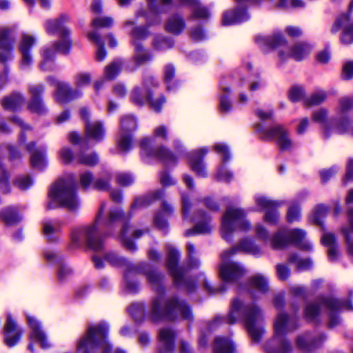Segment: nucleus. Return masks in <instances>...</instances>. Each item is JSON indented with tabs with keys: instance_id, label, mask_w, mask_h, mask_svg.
I'll return each mask as SVG.
<instances>
[{
	"instance_id": "obj_1",
	"label": "nucleus",
	"mask_w": 353,
	"mask_h": 353,
	"mask_svg": "<svg viewBox=\"0 0 353 353\" xmlns=\"http://www.w3.org/2000/svg\"><path fill=\"white\" fill-rule=\"evenodd\" d=\"M237 319H243L250 337L253 341H258L263 333L261 310L255 304L245 305L239 299H235L227 322L233 324Z\"/></svg>"
},
{
	"instance_id": "obj_2",
	"label": "nucleus",
	"mask_w": 353,
	"mask_h": 353,
	"mask_svg": "<svg viewBox=\"0 0 353 353\" xmlns=\"http://www.w3.org/2000/svg\"><path fill=\"white\" fill-rule=\"evenodd\" d=\"M237 250H241L253 255H256L261 252L257 245L248 239L241 241L239 247H234L225 251L221 255L222 263L220 265L219 274L221 278L225 282L234 281L241 278L245 272V270L241 265L228 261L229 257L234 254Z\"/></svg>"
},
{
	"instance_id": "obj_3",
	"label": "nucleus",
	"mask_w": 353,
	"mask_h": 353,
	"mask_svg": "<svg viewBox=\"0 0 353 353\" xmlns=\"http://www.w3.org/2000/svg\"><path fill=\"white\" fill-rule=\"evenodd\" d=\"M343 309L353 310V306L346 302L336 299H321L316 302L309 303L305 308V316L307 321H317L323 312L329 316V326L333 327L339 323L336 314Z\"/></svg>"
},
{
	"instance_id": "obj_4",
	"label": "nucleus",
	"mask_w": 353,
	"mask_h": 353,
	"mask_svg": "<svg viewBox=\"0 0 353 353\" xmlns=\"http://www.w3.org/2000/svg\"><path fill=\"white\" fill-rule=\"evenodd\" d=\"M103 208V206L101 207ZM101 212L94 224L77 228L72 230L71 238L74 243H79L81 240L85 237L87 240L88 246L94 250L98 251L102 249L103 244L99 238V228L102 223L100 221ZM121 214L119 211L113 210L110 213L109 220L103 223V225H107L109 223L113 222L121 216Z\"/></svg>"
},
{
	"instance_id": "obj_5",
	"label": "nucleus",
	"mask_w": 353,
	"mask_h": 353,
	"mask_svg": "<svg viewBox=\"0 0 353 353\" xmlns=\"http://www.w3.org/2000/svg\"><path fill=\"white\" fill-rule=\"evenodd\" d=\"M293 325L288 316L280 314L274 323V337L265 346L267 353H289L292 351L291 344L284 335L293 329Z\"/></svg>"
},
{
	"instance_id": "obj_6",
	"label": "nucleus",
	"mask_w": 353,
	"mask_h": 353,
	"mask_svg": "<svg viewBox=\"0 0 353 353\" xmlns=\"http://www.w3.org/2000/svg\"><path fill=\"white\" fill-rule=\"evenodd\" d=\"M107 332L104 324L90 326L86 336L78 343V350L83 353H94L95 349H99L101 353H110V346L106 341Z\"/></svg>"
},
{
	"instance_id": "obj_7",
	"label": "nucleus",
	"mask_w": 353,
	"mask_h": 353,
	"mask_svg": "<svg viewBox=\"0 0 353 353\" xmlns=\"http://www.w3.org/2000/svg\"><path fill=\"white\" fill-rule=\"evenodd\" d=\"M48 81L56 85L55 99L58 103H64L70 100L76 99L82 94L80 90L83 86L90 84L91 77L88 73H80L75 76L74 81L77 88L73 90L69 84L59 81L53 77H49Z\"/></svg>"
},
{
	"instance_id": "obj_8",
	"label": "nucleus",
	"mask_w": 353,
	"mask_h": 353,
	"mask_svg": "<svg viewBox=\"0 0 353 353\" xmlns=\"http://www.w3.org/2000/svg\"><path fill=\"white\" fill-rule=\"evenodd\" d=\"M250 228V223L245 219L243 211L232 207L228 208L221 221V232L222 237L229 241L232 233L236 230H248Z\"/></svg>"
},
{
	"instance_id": "obj_9",
	"label": "nucleus",
	"mask_w": 353,
	"mask_h": 353,
	"mask_svg": "<svg viewBox=\"0 0 353 353\" xmlns=\"http://www.w3.org/2000/svg\"><path fill=\"white\" fill-rule=\"evenodd\" d=\"M152 310L154 319H157L163 314L173 318L178 314H181L185 319L191 318V312L188 305L175 299H170L165 307L162 305L161 299H156L153 301Z\"/></svg>"
},
{
	"instance_id": "obj_10",
	"label": "nucleus",
	"mask_w": 353,
	"mask_h": 353,
	"mask_svg": "<svg viewBox=\"0 0 353 353\" xmlns=\"http://www.w3.org/2000/svg\"><path fill=\"white\" fill-rule=\"evenodd\" d=\"M50 197L61 206L73 210L78 207L73 185L59 181L50 190Z\"/></svg>"
},
{
	"instance_id": "obj_11",
	"label": "nucleus",
	"mask_w": 353,
	"mask_h": 353,
	"mask_svg": "<svg viewBox=\"0 0 353 353\" xmlns=\"http://www.w3.org/2000/svg\"><path fill=\"white\" fill-rule=\"evenodd\" d=\"M305 236V233L300 229H293L290 231L284 230H279L273 236L271 245L274 249H281L285 248L290 243L296 244L302 243L301 248L303 249L310 250V244L303 242Z\"/></svg>"
},
{
	"instance_id": "obj_12",
	"label": "nucleus",
	"mask_w": 353,
	"mask_h": 353,
	"mask_svg": "<svg viewBox=\"0 0 353 353\" xmlns=\"http://www.w3.org/2000/svg\"><path fill=\"white\" fill-rule=\"evenodd\" d=\"M62 37L63 39L61 41L54 43L52 47L43 50L42 54L43 61L41 64L42 70H48L52 69L53 59L57 52L63 54H66L69 52L71 42L67 38V36Z\"/></svg>"
},
{
	"instance_id": "obj_13",
	"label": "nucleus",
	"mask_w": 353,
	"mask_h": 353,
	"mask_svg": "<svg viewBox=\"0 0 353 353\" xmlns=\"http://www.w3.org/2000/svg\"><path fill=\"white\" fill-rule=\"evenodd\" d=\"M342 30L341 41L344 44H350L353 42V23L347 14H341L335 21L332 27V33H336Z\"/></svg>"
},
{
	"instance_id": "obj_14",
	"label": "nucleus",
	"mask_w": 353,
	"mask_h": 353,
	"mask_svg": "<svg viewBox=\"0 0 353 353\" xmlns=\"http://www.w3.org/2000/svg\"><path fill=\"white\" fill-rule=\"evenodd\" d=\"M3 334L4 342L9 347L15 345L21 337L22 330L11 314H8L6 316L3 325Z\"/></svg>"
},
{
	"instance_id": "obj_15",
	"label": "nucleus",
	"mask_w": 353,
	"mask_h": 353,
	"mask_svg": "<svg viewBox=\"0 0 353 353\" xmlns=\"http://www.w3.org/2000/svg\"><path fill=\"white\" fill-rule=\"evenodd\" d=\"M131 99L133 103L138 105H142L147 101H148L151 107L156 112H159L161 110V105L165 102V99L163 97H161L156 100H152L151 99L150 92L146 90L145 88L140 87L135 88L133 90L131 94Z\"/></svg>"
},
{
	"instance_id": "obj_16",
	"label": "nucleus",
	"mask_w": 353,
	"mask_h": 353,
	"mask_svg": "<svg viewBox=\"0 0 353 353\" xmlns=\"http://www.w3.org/2000/svg\"><path fill=\"white\" fill-rule=\"evenodd\" d=\"M257 205L263 210H265L264 220L268 223L275 224L279 220V214L277 208L281 203L276 201H272L264 196H258L256 199Z\"/></svg>"
},
{
	"instance_id": "obj_17",
	"label": "nucleus",
	"mask_w": 353,
	"mask_h": 353,
	"mask_svg": "<svg viewBox=\"0 0 353 353\" xmlns=\"http://www.w3.org/2000/svg\"><path fill=\"white\" fill-rule=\"evenodd\" d=\"M137 127L134 119L130 116L125 117L121 121V132L119 139V148L122 151H127L130 148L131 139L130 132Z\"/></svg>"
},
{
	"instance_id": "obj_18",
	"label": "nucleus",
	"mask_w": 353,
	"mask_h": 353,
	"mask_svg": "<svg viewBox=\"0 0 353 353\" xmlns=\"http://www.w3.org/2000/svg\"><path fill=\"white\" fill-rule=\"evenodd\" d=\"M27 321L31 330L30 338L39 343L42 348L50 347V343L37 319L33 316L27 315Z\"/></svg>"
},
{
	"instance_id": "obj_19",
	"label": "nucleus",
	"mask_w": 353,
	"mask_h": 353,
	"mask_svg": "<svg viewBox=\"0 0 353 353\" xmlns=\"http://www.w3.org/2000/svg\"><path fill=\"white\" fill-rule=\"evenodd\" d=\"M88 110L86 108L81 110V115L85 120V133L87 137L97 141L101 140L104 137V130L102 124L99 121H88Z\"/></svg>"
},
{
	"instance_id": "obj_20",
	"label": "nucleus",
	"mask_w": 353,
	"mask_h": 353,
	"mask_svg": "<svg viewBox=\"0 0 353 353\" xmlns=\"http://www.w3.org/2000/svg\"><path fill=\"white\" fill-rule=\"evenodd\" d=\"M168 259V267L176 284L180 285L183 281V270L176 266L178 253L171 245L167 246Z\"/></svg>"
},
{
	"instance_id": "obj_21",
	"label": "nucleus",
	"mask_w": 353,
	"mask_h": 353,
	"mask_svg": "<svg viewBox=\"0 0 353 353\" xmlns=\"http://www.w3.org/2000/svg\"><path fill=\"white\" fill-rule=\"evenodd\" d=\"M12 40L10 32L6 28L0 29V61L5 62L12 58Z\"/></svg>"
},
{
	"instance_id": "obj_22",
	"label": "nucleus",
	"mask_w": 353,
	"mask_h": 353,
	"mask_svg": "<svg viewBox=\"0 0 353 353\" xmlns=\"http://www.w3.org/2000/svg\"><path fill=\"white\" fill-rule=\"evenodd\" d=\"M267 137L276 139L278 144L282 150H288L292 145L288 131L281 126H276L270 129L267 134Z\"/></svg>"
},
{
	"instance_id": "obj_23",
	"label": "nucleus",
	"mask_w": 353,
	"mask_h": 353,
	"mask_svg": "<svg viewBox=\"0 0 353 353\" xmlns=\"http://www.w3.org/2000/svg\"><path fill=\"white\" fill-rule=\"evenodd\" d=\"M43 92V86L40 85H34L30 87V93L31 94V100L29 103V109L36 113L41 114L46 111L40 95Z\"/></svg>"
},
{
	"instance_id": "obj_24",
	"label": "nucleus",
	"mask_w": 353,
	"mask_h": 353,
	"mask_svg": "<svg viewBox=\"0 0 353 353\" xmlns=\"http://www.w3.org/2000/svg\"><path fill=\"white\" fill-rule=\"evenodd\" d=\"M174 332L168 328L159 331V353H170L174 347Z\"/></svg>"
},
{
	"instance_id": "obj_25",
	"label": "nucleus",
	"mask_w": 353,
	"mask_h": 353,
	"mask_svg": "<svg viewBox=\"0 0 353 353\" xmlns=\"http://www.w3.org/2000/svg\"><path fill=\"white\" fill-rule=\"evenodd\" d=\"M256 41L264 48H278L286 43L283 36L280 33H275L271 37L258 35Z\"/></svg>"
},
{
	"instance_id": "obj_26",
	"label": "nucleus",
	"mask_w": 353,
	"mask_h": 353,
	"mask_svg": "<svg viewBox=\"0 0 353 353\" xmlns=\"http://www.w3.org/2000/svg\"><path fill=\"white\" fill-rule=\"evenodd\" d=\"M145 230H132L131 225L127 223H125L122 229L121 236L123 245L126 249L133 251L136 248L134 243L130 239V235H132L134 239H137L142 236Z\"/></svg>"
},
{
	"instance_id": "obj_27",
	"label": "nucleus",
	"mask_w": 353,
	"mask_h": 353,
	"mask_svg": "<svg viewBox=\"0 0 353 353\" xmlns=\"http://www.w3.org/2000/svg\"><path fill=\"white\" fill-rule=\"evenodd\" d=\"M34 39L29 34H23L19 45V49L22 54L21 66H28L31 61V57L29 54V49L34 44Z\"/></svg>"
},
{
	"instance_id": "obj_28",
	"label": "nucleus",
	"mask_w": 353,
	"mask_h": 353,
	"mask_svg": "<svg viewBox=\"0 0 353 353\" xmlns=\"http://www.w3.org/2000/svg\"><path fill=\"white\" fill-rule=\"evenodd\" d=\"M68 20L66 16H61L57 20L50 21L47 23L46 30L50 34L59 33L61 37L68 36L70 30L63 25V22Z\"/></svg>"
},
{
	"instance_id": "obj_29",
	"label": "nucleus",
	"mask_w": 353,
	"mask_h": 353,
	"mask_svg": "<svg viewBox=\"0 0 353 353\" xmlns=\"http://www.w3.org/2000/svg\"><path fill=\"white\" fill-rule=\"evenodd\" d=\"M327 110L325 109H320L312 114V120L322 125L323 134L325 138L331 136V125L327 123Z\"/></svg>"
},
{
	"instance_id": "obj_30",
	"label": "nucleus",
	"mask_w": 353,
	"mask_h": 353,
	"mask_svg": "<svg viewBox=\"0 0 353 353\" xmlns=\"http://www.w3.org/2000/svg\"><path fill=\"white\" fill-rule=\"evenodd\" d=\"M235 347L228 338L217 337L214 340V353H234Z\"/></svg>"
},
{
	"instance_id": "obj_31",
	"label": "nucleus",
	"mask_w": 353,
	"mask_h": 353,
	"mask_svg": "<svg viewBox=\"0 0 353 353\" xmlns=\"http://www.w3.org/2000/svg\"><path fill=\"white\" fill-rule=\"evenodd\" d=\"M34 143H29L27 145V150L31 152L30 161L34 168L41 169L45 165V158L41 151L35 149Z\"/></svg>"
},
{
	"instance_id": "obj_32",
	"label": "nucleus",
	"mask_w": 353,
	"mask_h": 353,
	"mask_svg": "<svg viewBox=\"0 0 353 353\" xmlns=\"http://www.w3.org/2000/svg\"><path fill=\"white\" fill-rule=\"evenodd\" d=\"M247 19L246 13L243 10L226 12L223 17V25H231Z\"/></svg>"
},
{
	"instance_id": "obj_33",
	"label": "nucleus",
	"mask_w": 353,
	"mask_h": 353,
	"mask_svg": "<svg viewBox=\"0 0 353 353\" xmlns=\"http://www.w3.org/2000/svg\"><path fill=\"white\" fill-rule=\"evenodd\" d=\"M207 150L201 149L199 152L200 154H196V156L191 157L190 159V163L192 169L196 172V174L201 176L206 175V172L204 166L203 165L201 160V157H203L207 153Z\"/></svg>"
},
{
	"instance_id": "obj_34",
	"label": "nucleus",
	"mask_w": 353,
	"mask_h": 353,
	"mask_svg": "<svg viewBox=\"0 0 353 353\" xmlns=\"http://www.w3.org/2000/svg\"><path fill=\"white\" fill-rule=\"evenodd\" d=\"M311 46L305 43H299L294 46L290 51V56L296 60H301L311 52Z\"/></svg>"
},
{
	"instance_id": "obj_35",
	"label": "nucleus",
	"mask_w": 353,
	"mask_h": 353,
	"mask_svg": "<svg viewBox=\"0 0 353 353\" xmlns=\"http://www.w3.org/2000/svg\"><path fill=\"white\" fill-rule=\"evenodd\" d=\"M135 51L133 61L136 67L141 65L151 59L150 54L138 43L134 42Z\"/></svg>"
},
{
	"instance_id": "obj_36",
	"label": "nucleus",
	"mask_w": 353,
	"mask_h": 353,
	"mask_svg": "<svg viewBox=\"0 0 353 353\" xmlns=\"http://www.w3.org/2000/svg\"><path fill=\"white\" fill-rule=\"evenodd\" d=\"M352 125L349 118L346 115H341L334 125H331V135L333 132L338 134H347L349 132Z\"/></svg>"
},
{
	"instance_id": "obj_37",
	"label": "nucleus",
	"mask_w": 353,
	"mask_h": 353,
	"mask_svg": "<svg viewBox=\"0 0 353 353\" xmlns=\"http://www.w3.org/2000/svg\"><path fill=\"white\" fill-rule=\"evenodd\" d=\"M250 285L251 288L263 293L266 292L269 289L268 279L261 274L252 276L250 279Z\"/></svg>"
},
{
	"instance_id": "obj_38",
	"label": "nucleus",
	"mask_w": 353,
	"mask_h": 353,
	"mask_svg": "<svg viewBox=\"0 0 353 353\" xmlns=\"http://www.w3.org/2000/svg\"><path fill=\"white\" fill-rule=\"evenodd\" d=\"M23 98L18 93H14L2 101V105L7 110H15L23 104Z\"/></svg>"
},
{
	"instance_id": "obj_39",
	"label": "nucleus",
	"mask_w": 353,
	"mask_h": 353,
	"mask_svg": "<svg viewBox=\"0 0 353 353\" xmlns=\"http://www.w3.org/2000/svg\"><path fill=\"white\" fill-rule=\"evenodd\" d=\"M324 245L329 248L328 255L330 259H334L337 255L335 236L332 234H325L321 239Z\"/></svg>"
},
{
	"instance_id": "obj_40",
	"label": "nucleus",
	"mask_w": 353,
	"mask_h": 353,
	"mask_svg": "<svg viewBox=\"0 0 353 353\" xmlns=\"http://www.w3.org/2000/svg\"><path fill=\"white\" fill-rule=\"evenodd\" d=\"M184 27L185 23L183 20L178 16H174L169 19L165 28L170 32L179 34L182 31Z\"/></svg>"
},
{
	"instance_id": "obj_41",
	"label": "nucleus",
	"mask_w": 353,
	"mask_h": 353,
	"mask_svg": "<svg viewBox=\"0 0 353 353\" xmlns=\"http://www.w3.org/2000/svg\"><path fill=\"white\" fill-rule=\"evenodd\" d=\"M43 234L50 241H56L59 239L58 234L60 230V227L52 223H46L43 225Z\"/></svg>"
},
{
	"instance_id": "obj_42",
	"label": "nucleus",
	"mask_w": 353,
	"mask_h": 353,
	"mask_svg": "<svg viewBox=\"0 0 353 353\" xmlns=\"http://www.w3.org/2000/svg\"><path fill=\"white\" fill-rule=\"evenodd\" d=\"M122 66L121 61H115L108 65L105 68V78L110 80L114 79L120 72Z\"/></svg>"
},
{
	"instance_id": "obj_43",
	"label": "nucleus",
	"mask_w": 353,
	"mask_h": 353,
	"mask_svg": "<svg viewBox=\"0 0 353 353\" xmlns=\"http://www.w3.org/2000/svg\"><path fill=\"white\" fill-rule=\"evenodd\" d=\"M349 221L350 228L348 229H344L343 232L346 238L347 243L348 244V252L353 256V242L352 239L353 238V210L349 211Z\"/></svg>"
},
{
	"instance_id": "obj_44",
	"label": "nucleus",
	"mask_w": 353,
	"mask_h": 353,
	"mask_svg": "<svg viewBox=\"0 0 353 353\" xmlns=\"http://www.w3.org/2000/svg\"><path fill=\"white\" fill-rule=\"evenodd\" d=\"M182 3H190L195 6L192 11V17L197 19H206L209 16L208 10L203 7L197 6L195 0H179Z\"/></svg>"
},
{
	"instance_id": "obj_45",
	"label": "nucleus",
	"mask_w": 353,
	"mask_h": 353,
	"mask_svg": "<svg viewBox=\"0 0 353 353\" xmlns=\"http://www.w3.org/2000/svg\"><path fill=\"white\" fill-rule=\"evenodd\" d=\"M314 342L308 334L299 336L296 339L297 347L304 351H310L314 347Z\"/></svg>"
},
{
	"instance_id": "obj_46",
	"label": "nucleus",
	"mask_w": 353,
	"mask_h": 353,
	"mask_svg": "<svg viewBox=\"0 0 353 353\" xmlns=\"http://www.w3.org/2000/svg\"><path fill=\"white\" fill-rule=\"evenodd\" d=\"M90 39L94 42H95L98 45V49L96 53V59L98 61H102L106 56V52L103 48V45L101 41L99 35L94 32H90L88 34Z\"/></svg>"
},
{
	"instance_id": "obj_47",
	"label": "nucleus",
	"mask_w": 353,
	"mask_h": 353,
	"mask_svg": "<svg viewBox=\"0 0 353 353\" xmlns=\"http://www.w3.org/2000/svg\"><path fill=\"white\" fill-rule=\"evenodd\" d=\"M3 221L7 224L12 225L19 222L21 216L17 214L16 210L8 208L3 210L1 214Z\"/></svg>"
},
{
	"instance_id": "obj_48",
	"label": "nucleus",
	"mask_w": 353,
	"mask_h": 353,
	"mask_svg": "<svg viewBox=\"0 0 353 353\" xmlns=\"http://www.w3.org/2000/svg\"><path fill=\"white\" fill-rule=\"evenodd\" d=\"M353 108V97H345L340 99L338 112L341 115H346V113Z\"/></svg>"
},
{
	"instance_id": "obj_49",
	"label": "nucleus",
	"mask_w": 353,
	"mask_h": 353,
	"mask_svg": "<svg viewBox=\"0 0 353 353\" xmlns=\"http://www.w3.org/2000/svg\"><path fill=\"white\" fill-rule=\"evenodd\" d=\"M77 161L81 164L92 166L97 163L98 157L96 154L82 153L78 157Z\"/></svg>"
},
{
	"instance_id": "obj_50",
	"label": "nucleus",
	"mask_w": 353,
	"mask_h": 353,
	"mask_svg": "<svg viewBox=\"0 0 353 353\" xmlns=\"http://www.w3.org/2000/svg\"><path fill=\"white\" fill-rule=\"evenodd\" d=\"M290 263H296L299 270H305L311 266V261L309 259H301L296 254H292L289 258Z\"/></svg>"
},
{
	"instance_id": "obj_51",
	"label": "nucleus",
	"mask_w": 353,
	"mask_h": 353,
	"mask_svg": "<svg viewBox=\"0 0 353 353\" xmlns=\"http://www.w3.org/2000/svg\"><path fill=\"white\" fill-rule=\"evenodd\" d=\"M300 218V209L297 204L292 203L288 208L287 213V220L290 223H292L299 220Z\"/></svg>"
},
{
	"instance_id": "obj_52",
	"label": "nucleus",
	"mask_w": 353,
	"mask_h": 353,
	"mask_svg": "<svg viewBox=\"0 0 353 353\" xmlns=\"http://www.w3.org/2000/svg\"><path fill=\"white\" fill-rule=\"evenodd\" d=\"M327 94L325 92H319L313 94L307 100L308 105H317L325 101Z\"/></svg>"
},
{
	"instance_id": "obj_53",
	"label": "nucleus",
	"mask_w": 353,
	"mask_h": 353,
	"mask_svg": "<svg viewBox=\"0 0 353 353\" xmlns=\"http://www.w3.org/2000/svg\"><path fill=\"white\" fill-rule=\"evenodd\" d=\"M210 230V226L208 223H199L194 229L186 231L185 234L188 236L192 234H205L209 232Z\"/></svg>"
},
{
	"instance_id": "obj_54",
	"label": "nucleus",
	"mask_w": 353,
	"mask_h": 353,
	"mask_svg": "<svg viewBox=\"0 0 353 353\" xmlns=\"http://www.w3.org/2000/svg\"><path fill=\"white\" fill-rule=\"evenodd\" d=\"M113 19L109 17L96 18L92 21L93 26L96 28H108L113 24Z\"/></svg>"
},
{
	"instance_id": "obj_55",
	"label": "nucleus",
	"mask_w": 353,
	"mask_h": 353,
	"mask_svg": "<svg viewBox=\"0 0 353 353\" xmlns=\"http://www.w3.org/2000/svg\"><path fill=\"white\" fill-rule=\"evenodd\" d=\"M255 232L257 238L262 240L265 243H267L269 241L271 242L272 240V239H270L268 232L261 224L256 225L255 228Z\"/></svg>"
},
{
	"instance_id": "obj_56",
	"label": "nucleus",
	"mask_w": 353,
	"mask_h": 353,
	"mask_svg": "<svg viewBox=\"0 0 353 353\" xmlns=\"http://www.w3.org/2000/svg\"><path fill=\"white\" fill-rule=\"evenodd\" d=\"M303 96V90L297 86L292 87L289 92V99L293 102H297Z\"/></svg>"
},
{
	"instance_id": "obj_57",
	"label": "nucleus",
	"mask_w": 353,
	"mask_h": 353,
	"mask_svg": "<svg viewBox=\"0 0 353 353\" xmlns=\"http://www.w3.org/2000/svg\"><path fill=\"white\" fill-rule=\"evenodd\" d=\"M353 77V61H349L345 63L342 70V78L345 80Z\"/></svg>"
},
{
	"instance_id": "obj_58",
	"label": "nucleus",
	"mask_w": 353,
	"mask_h": 353,
	"mask_svg": "<svg viewBox=\"0 0 353 353\" xmlns=\"http://www.w3.org/2000/svg\"><path fill=\"white\" fill-rule=\"evenodd\" d=\"M14 184L19 189L24 190L32 185V181L29 176H20L15 180Z\"/></svg>"
},
{
	"instance_id": "obj_59",
	"label": "nucleus",
	"mask_w": 353,
	"mask_h": 353,
	"mask_svg": "<svg viewBox=\"0 0 353 353\" xmlns=\"http://www.w3.org/2000/svg\"><path fill=\"white\" fill-rule=\"evenodd\" d=\"M216 177L219 181L229 182L232 180L233 175L231 172L226 170L223 166H221L219 168Z\"/></svg>"
},
{
	"instance_id": "obj_60",
	"label": "nucleus",
	"mask_w": 353,
	"mask_h": 353,
	"mask_svg": "<svg viewBox=\"0 0 353 353\" xmlns=\"http://www.w3.org/2000/svg\"><path fill=\"white\" fill-rule=\"evenodd\" d=\"M153 134L154 137L165 141L168 139V128L165 125H159L154 128Z\"/></svg>"
},
{
	"instance_id": "obj_61",
	"label": "nucleus",
	"mask_w": 353,
	"mask_h": 353,
	"mask_svg": "<svg viewBox=\"0 0 353 353\" xmlns=\"http://www.w3.org/2000/svg\"><path fill=\"white\" fill-rule=\"evenodd\" d=\"M216 153L223 156V161L225 162L229 159V152L227 146L222 143L216 144L214 147Z\"/></svg>"
},
{
	"instance_id": "obj_62",
	"label": "nucleus",
	"mask_w": 353,
	"mask_h": 353,
	"mask_svg": "<svg viewBox=\"0 0 353 353\" xmlns=\"http://www.w3.org/2000/svg\"><path fill=\"white\" fill-rule=\"evenodd\" d=\"M157 155L161 158L166 163L175 161V157L165 148H161L157 153Z\"/></svg>"
},
{
	"instance_id": "obj_63",
	"label": "nucleus",
	"mask_w": 353,
	"mask_h": 353,
	"mask_svg": "<svg viewBox=\"0 0 353 353\" xmlns=\"http://www.w3.org/2000/svg\"><path fill=\"white\" fill-rule=\"evenodd\" d=\"M117 181L119 185L126 186L130 185L133 182V178L125 173H121L117 176Z\"/></svg>"
},
{
	"instance_id": "obj_64",
	"label": "nucleus",
	"mask_w": 353,
	"mask_h": 353,
	"mask_svg": "<svg viewBox=\"0 0 353 353\" xmlns=\"http://www.w3.org/2000/svg\"><path fill=\"white\" fill-rule=\"evenodd\" d=\"M60 157L64 163H69L73 159L72 152L68 148H63L60 151Z\"/></svg>"
}]
</instances>
